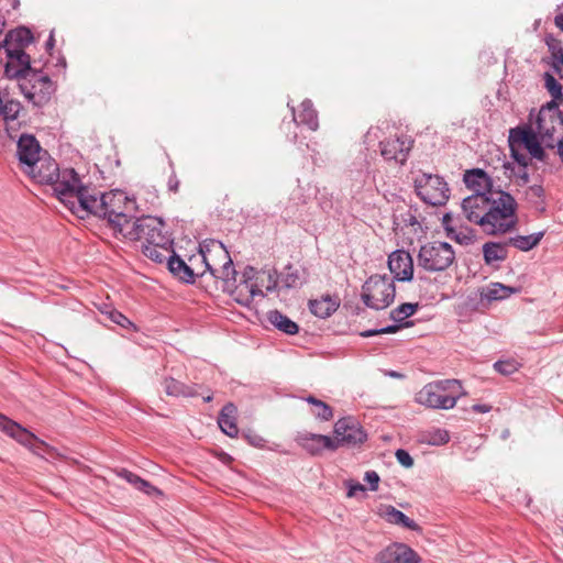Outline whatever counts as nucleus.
Returning <instances> with one entry per match:
<instances>
[{"label": "nucleus", "mask_w": 563, "mask_h": 563, "mask_svg": "<svg viewBox=\"0 0 563 563\" xmlns=\"http://www.w3.org/2000/svg\"><path fill=\"white\" fill-rule=\"evenodd\" d=\"M383 517L389 523L399 525L413 531L419 529V526L412 519L393 506H388L384 509Z\"/></svg>", "instance_id": "30"}, {"label": "nucleus", "mask_w": 563, "mask_h": 563, "mask_svg": "<svg viewBox=\"0 0 563 563\" xmlns=\"http://www.w3.org/2000/svg\"><path fill=\"white\" fill-rule=\"evenodd\" d=\"M388 268L398 282H410L413 276V261L411 255L404 251H394L388 256Z\"/></svg>", "instance_id": "18"}, {"label": "nucleus", "mask_w": 563, "mask_h": 563, "mask_svg": "<svg viewBox=\"0 0 563 563\" xmlns=\"http://www.w3.org/2000/svg\"><path fill=\"white\" fill-rule=\"evenodd\" d=\"M417 195L431 206H442L449 199V186L438 175L422 173L415 179Z\"/></svg>", "instance_id": "13"}, {"label": "nucleus", "mask_w": 563, "mask_h": 563, "mask_svg": "<svg viewBox=\"0 0 563 563\" xmlns=\"http://www.w3.org/2000/svg\"><path fill=\"white\" fill-rule=\"evenodd\" d=\"M395 455H396L397 461L402 466L411 467L413 465V459L410 456V454L407 451L399 449L396 451Z\"/></svg>", "instance_id": "48"}, {"label": "nucleus", "mask_w": 563, "mask_h": 563, "mask_svg": "<svg viewBox=\"0 0 563 563\" xmlns=\"http://www.w3.org/2000/svg\"><path fill=\"white\" fill-rule=\"evenodd\" d=\"M473 410L475 412H479V413H486L490 410V406L488 405H474L473 406Z\"/></svg>", "instance_id": "55"}, {"label": "nucleus", "mask_w": 563, "mask_h": 563, "mask_svg": "<svg viewBox=\"0 0 563 563\" xmlns=\"http://www.w3.org/2000/svg\"><path fill=\"white\" fill-rule=\"evenodd\" d=\"M453 221L454 219L450 213H446L443 217V224L445 225L448 235L460 244H470L473 241V235L471 231L466 229L463 230L462 228L457 230L456 225L453 224Z\"/></svg>", "instance_id": "29"}, {"label": "nucleus", "mask_w": 563, "mask_h": 563, "mask_svg": "<svg viewBox=\"0 0 563 563\" xmlns=\"http://www.w3.org/2000/svg\"><path fill=\"white\" fill-rule=\"evenodd\" d=\"M301 446L310 454H321L323 450L335 451L338 441L322 434L309 433L300 438Z\"/></svg>", "instance_id": "21"}, {"label": "nucleus", "mask_w": 563, "mask_h": 563, "mask_svg": "<svg viewBox=\"0 0 563 563\" xmlns=\"http://www.w3.org/2000/svg\"><path fill=\"white\" fill-rule=\"evenodd\" d=\"M555 25L563 31V14H558L554 19Z\"/></svg>", "instance_id": "56"}, {"label": "nucleus", "mask_w": 563, "mask_h": 563, "mask_svg": "<svg viewBox=\"0 0 563 563\" xmlns=\"http://www.w3.org/2000/svg\"><path fill=\"white\" fill-rule=\"evenodd\" d=\"M119 476L124 478L128 483L133 485L135 488L141 483L142 478L137 476L136 474H133L132 472L128 470H121L119 473Z\"/></svg>", "instance_id": "50"}, {"label": "nucleus", "mask_w": 563, "mask_h": 563, "mask_svg": "<svg viewBox=\"0 0 563 563\" xmlns=\"http://www.w3.org/2000/svg\"><path fill=\"white\" fill-rule=\"evenodd\" d=\"M22 106L19 101L9 100L7 102H1L0 106V117H2L5 121H13L18 119Z\"/></svg>", "instance_id": "41"}, {"label": "nucleus", "mask_w": 563, "mask_h": 563, "mask_svg": "<svg viewBox=\"0 0 563 563\" xmlns=\"http://www.w3.org/2000/svg\"><path fill=\"white\" fill-rule=\"evenodd\" d=\"M364 479L371 485L372 490H376L378 487L379 476L376 472L371 471L365 473Z\"/></svg>", "instance_id": "53"}, {"label": "nucleus", "mask_w": 563, "mask_h": 563, "mask_svg": "<svg viewBox=\"0 0 563 563\" xmlns=\"http://www.w3.org/2000/svg\"><path fill=\"white\" fill-rule=\"evenodd\" d=\"M287 274L285 275V284L287 287H294L299 280L297 271H292L291 266H287Z\"/></svg>", "instance_id": "51"}, {"label": "nucleus", "mask_w": 563, "mask_h": 563, "mask_svg": "<svg viewBox=\"0 0 563 563\" xmlns=\"http://www.w3.org/2000/svg\"><path fill=\"white\" fill-rule=\"evenodd\" d=\"M484 261L490 265L495 262H503L507 258V249L499 243L488 242L483 245Z\"/></svg>", "instance_id": "31"}, {"label": "nucleus", "mask_w": 563, "mask_h": 563, "mask_svg": "<svg viewBox=\"0 0 563 563\" xmlns=\"http://www.w3.org/2000/svg\"><path fill=\"white\" fill-rule=\"evenodd\" d=\"M25 172L38 183L54 184L59 177L56 162L46 155H42L36 162V165L25 169Z\"/></svg>", "instance_id": "20"}, {"label": "nucleus", "mask_w": 563, "mask_h": 563, "mask_svg": "<svg viewBox=\"0 0 563 563\" xmlns=\"http://www.w3.org/2000/svg\"><path fill=\"white\" fill-rule=\"evenodd\" d=\"M167 266L175 276L185 282H192L191 274L187 269L189 268V263L181 260L175 253L170 254Z\"/></svg>", "instance_id": "33"}, {"label": "nucleus", "mask_w": 563, "mask_h": 563, "mask_svg": "<svg viewBox=\"0 0 563 563\" xmlns=\"http://www.w3.org/2000/svg\"><path fill=\"white\" fill-rule=\"evenodd\" d=\"M340 306V299L336 296H321L320 299L309 301L310 311L319 318L330 317Z\"/></svg>", "instance_id": "24"}, {"label": "nucleus", "mask_w": 563, "mask_h": 563, "mask_svg": "<svg viewBox=\"0 0 563 563\" xmlns=\"http://www.w3.org/2000/svg\"><path fill=\"white\" fill-rule=\"evenodd\" d=\"M54 190L58 199L79 218H85L88 205L95 194L81 185L80 178L74 169H65L54 183Z\"/></svg>", "instance_id": "3"}, {"label": "nucleus", "mask_w": 563, "mask_h": 563, "mask_svg": "<svg viewBox=\"0 0 563 563\" xmlns=\"http://www.w3.org/2000/svg\"><path fill=\"white\" fill-rule=\"evenodd\" d=\"M450 440L449 432L443 429H432L420 435V441L430 445H443Z\"/></svg>", "instance_id": "38"}, {"label": "nucleus", "mask_w": 563, "mask_h": 563, "mask_svg": "<svg viewBox=\"0 0 563 563\" xmlns=\"http://www.w3.org/2000/svg\"><path fill=\"white\" fill-rule=\"evenodd\" d=\"M455 260L452 246L445 242H433L423 245L418 254L421 267L429 272H441L449 268Z\"/></svg>", "instance_id": "12"}, {"label": "nucleus", "mask_w": 563, "mask_h": 563, "mask_svg": "<svg viewBox=\"0 0 563 563\" xmlns=\"http://www.w3.org/2000/svg\"><path fill=\"white\" fill-rule=\"evenodd\" d=\"M0 429L16 441L25 442L27 438L30 439V435L26 434V429L2 415H0Z\"/></svg>", "instance_id": "34"}, {"label": "nucleus", "mask_w": 563, "mask_h": 563, "mask_svg": "<svg viewBox=\"0 0 563 563\" xmlns=\"http://www.w3.org/2000/svg\"><path fill=\"white\" fill-rule=\"evenodd\" d=\"M292 114L297 124L307 125L311 131L318 129V114L310 100L302 101L297 109H294Z\"/></svg>", "instance_id": "23"}, {"label": "nucleus", "mask_w": 563, "mask_h": 563, "mask_svg": "<svg viewBox=\"0 0 563 563\" xmlns=\"http://www.w3.org/2000/svg\"><path fill=\"white\" fill-rule=\"evenodd\" d=\"M334 441H338V449L340 446H356L367 440V434L353 418L339 419L334 424Z\"/></svg>", "instance_id": "14"}, {"label": "nucleus", "mask_w": 563, "mask_h": 563, "mask_svg": "<svg viewBox=\"0 0 563 563\" xmlns=\"http://www.w3.org/2000/svg\"><path fill=\"white\" fill-rule=\"evenodd\" d=\"M418 305L413 303H402L398 308L391 311V318L395 320H402L416 312Z\"/></svg>", "instance_id": "43"}, {"label": "nucleus", "mask_w": 563, "mask_h": 563, "mask_svg": "<svg viewBox=\"0 0 563 563\" xmlns=\"http://www.w3.org/2000/svg\"><path fill=\"white\" fill-rule=\"evenodd\" d=\"M553 63L552 66L556 73L563 67V47L560 44L550 45Z\"/></svg>", "instance_id": "46"}, {"label": "nucleus", "mask_w": 563, "mask_h": 563, "mask_svg": "<svg viewBox=\"0 0 563 563\" xmlns=\"http://www.w3.org/2000/svg\"><path fill=\"white\" fill-rule=\"evenodd\" d=\"M133 210L134 201L123 191L114 190L100 196L95 191L85 217L93 214L107 219L114 233L121 235L125 225L134 220L131 216Z\"/></svg>", "instance_id": "2"}, {"label": "nucleus", "mask_w": 563, "mask_h": 563, "mask_svg": "<svg viewBox=\"0 0 563 563\" xmlns=\"http://www.w3.org/2000/svg\"><path fill=\"white\" fill-rule=\"evenodd\" d=\"M207 269L216 279L228 280L229 276L235 275L231 256L224 245L214 240L202 243Z\"/></svg>", "instance_id": "11"}, {"label": "nucleus", "mask_w": 563, "mask_h": 563, "mask_svg": "<svg viewBox=\"0 0 563 563\" xmlns=\"http://www.w3.org/2000/svg\"><path fill=\"white\" fill-rule=\"evenodd\" d=\"M19 87L25 99L36 107L46 104L55 90L49 76L36 69L21 78Z\"/></svg>", "instance_id": "10"}, {"label": "nucleus", "mask_w": 563, "mask_h": 563, "mask_svg": "<svg viewBox=\"0 0 563 563\" xmlns=\"http://www.w3.org/2000/svg\"><path fill=\"white\" fill-rule=\"evenodd\" d=\"M464 183L474 191L473 195H487L495 192L490 177L482 169L468 170L464 175Z\"/></svg>", "instance_id": "22"}, {"label": "nucleus", "mask_w": 563, "mask_h": 563, "mask_svg": "<svg viewBox=\"0 0 563 563\" xmlns=\"http://www.w3.org/2000/svg\"><path fill=\"white\" fill-rule=\"evenodd\" d=\"M536 132L547 147H555V134L563 132V117L558 101L541 107L536 120Z\"/></svg>", "instance_id": "9"}, {"label": "nucleus", "mask_w": 563, "mask_h": 563, "mask_svg": "<svg viewBox=\"0 0 563 563\" xmlns=\"http://www.w3.org/2000/svg\"><path fill=\"white\" fill-rule=\"evenodd\" d=\"M542 236V232L530 235H518L509 239V244L520 251H529L539 244Z\"/></svg>", "instance_id": "36"}, {"label": "nucleus", "mask_w": 563, "mask_h": 563, "mask_svg": "<svg viewBox=\"0 0 563 563\" xmlns=\"http://www.w3.org/2000/svg\"><path fill=\"white\" fill-rule=\"evenodd\" d=\"M136 489L145 493L146 495H162V492L156 488L155 486H153L151 483H148L147 481L143 479L141 481V483L137 485Z\"/></svg>", "instance_id": "49"}, {"label": "nucleus", "mask_w": 563, "mask_h": 563, "mask_svg": "<svg viewBox=\"0 0 563 563\" xmlns=\"http://www.w3.org/2000/svg\"><path fill=\"white\" fill-rule=\"evenodd\" d=\"M268 320L273 325H275L278 330L287 333V334H296L298 333L299 327L292 320H290L287 316L280 313L279 311H271L268 313Z\"/></svg>", "instance_id": "32"}, {"label": "nucleus", "mask_w": 563, "mask_h": 563, "mask_svg": "<svg viewBox=\"0 0 563 563\" xmlns=\"http://www.w3.org/2000/svg\"><path fill=\"white\" fill-rule=\"evenodd\" d=\"M177 186H178V184H177V183H176V184H173V186L170 185V189H172V190H174V191H176V190H177Z\"/></svg>", "instance_id": "57"}, {"label": "nucleus", "mask_w": 563, "mask_h": 563, "mask_svg": "<svg viewBox=\"0 0 563 563\" xmlns=\"http://www.w3.org/2000/svg\"><path fill=\"white\" fill-rule=\"evenodd\" d=\"M419 554L404 543H393L380 551L375 563H420Z\"/></svg>", "instance_id": "17"}, {"label": "nucleus", "mask_w": 563, "mask_h": 563, "mask_svg": "<svg viewBox=\"0 0 563 563\" xmlns=\"http://www.w3.org/2000/svg\"><path fill=\"white\" fill-rule=\"evenodd\" d=\"M364 490H365V487L362 484L356 483V484L350 485L347 496L354 497L357 495L358 492H364Z\"/></svg>", "instance_id": "54"}, {"label": "nucleus", "mask_w": 563, "mask_h": 563, "mask_svg": "<svg viewBox=\"0 0 563 563\" xmlns=\"http://www.w3.org/2000/svg\"><path fill=\"white\" fill-rule=\"evenodd\" d=\"M26 434L30 435V439L27 438L26 441H18L22 445L29 448L33 453L37 455L42 454H48L53 455L54 449L51 448L48 444H46L44 441L40 440L37 437H35L32 432L26 430Z\"/></svg>", "instance_id": "37"}, {"label": "nucleus", "mask_w": 563, "mask_h": 563, "mask_svg": "<svg viewBox=\"0 0 563 563\" xmlns=\"http://www.w3.org/2000/svg\"><path fill=\"white\" fill-rule=\"evenodd\" d=\"M518 289L503 285L500 283H492L481 291L482 299L488 301L503 300L508 298L510 295L516 294Z\"/></svg>", "instance_id": "27"}, {"label": "nucleus", "mask_w": 563, "mask_h": 563, "mask_svg": "<svg viewBox=\"0 0 563 563\" xmlns=\"http://www.w3.org/2000/svg\"><path fill=\"white\" fill-rule=\"evenodd\" d=\"M396 287L388 275H372L362 286L361 298L372 309L380 310L389 307L395 299Z\"/></svg>", "instance_id": "6"}, {"label": "nucleus", "mask_w": 563, "mask_h": 563, "mask_svg": "<svg viewBox=\"0 0 563 563\" xmlns=\"http://www.w3.org/2000/svg\"><path fill=\"white\" fill-rule=\"evenodd\" d=\"M494 368L501 375H511L519 368V364L514 360L498 361L494 364Z\"/></svg>", "instance_id": "44"}, {"label": "nucleus", "mask_w": 563, "mask_h": 563, "mask_svg": "<svg viewBox=\"0 0 563 563\" xmlns=\"http://www.w3.org/2000/svg\"><path fill=\"white\" fill-rule=\"evenodd\" d=\"M236 407L233 404H227L218 418V424L223 433L230 438H235L239 433L236 426Z\"/></svg>", "instance_id": "25"}, {"label": "nucleus", "mask_w": 563, "mask_h": 563, "mask_svg": "<svg viewBox=\"0 0 563 563\" xmlns=\"http://www.w3.org/2000/svg\"><path fill=\"white\" fill-rule=\"evenodd\" d=\"M465 393L457 379L435 380L424 385L417 394L416 401L431 409L449 410L455 407Z\"/></svg>", "instance_id": "4"}, {"label": "nucleus", "mask_w": 563, "mask_h": 563, "mask_svg": "<svg viewBox=\"0 0 563 563\" xmlns=\"http://www.w3.org/2000/svg\"><path fill=\"white\" fill-rule=\"evenodd\" d=\"M33 42V35L31 31L26 27H18L15 30L10 31L3 41V47L7 48H16L23 49L27 47Z\"/></svg>", "instance_id": "26"}, {"label": "nucleus", "mask_w": 563, "mask_h": 563, "mask_svg": "<svg viewBox=\"0 0 563 563\" xmlns=\"http://www.w3.org/2000/svg\"><path fill=\"white\" fill-rule=\"evenodd\" d=\"M544 82H545V88L548 89L549 93L552 96L551 101H558L559 106H560L563 101L562 86L549 73L544 74Z\"/></svg>", "instance_id": "42"}, {"label": "nucleus", "mask_w": 563, "mask_h": 563, "mask_svg": "<svg viewBox=\"0 0 563 563\" xmlns=\"http://www.w3.org/2000/svg\"><path fill=\"white\" fill-rule=\"evenodd\" d=\"M543 197H544V189L540 185L530 186L526 190V198L531 203L539 205L540 202L543 201Z\"/></svg>", "instance_id": "45"}, {"label": "nucleus", "mask_w": 563, "mask_h": 563, "mask_svg": "<svg viewBox=\"0 0 563 563\" xmlns=\"http://www.w3.org/2000/svg\"><path fill=\"white\" fill-rule=\"evenodd\" d=\"M188 263H189V268H187V269L191 274L192 279L196 276H203L208 272L202 244L200 245L198 253L192 254L188 258Z\"/></svg>", "instance_id": "35"}, {"label": "nucleus", "mask_w": 563, "mask_h": 563, "mask_svg": "<svg viewBox=\"0 0 563 563\" xmlns=\"http://www.w3.org/2000/svg\"><path fill=\"white\" fill-rule=\"evenodd\" d=\"M539 135L530 128H515L509 132V146L512 157L522 166L529 164V157L520 153L521 148L528 151L532 158L543 162L545 153L542 148Z\"/></svg>", "instance_id": "8"}, {"label": "nucleus", "mask_w": 563, "mask_h": 563, "mask_svg": "<svg viewBox=\"0 0 563 563\" xmlns=\"http://www.w3.org/2000/svg\"><path fill=\"white\" fill-rule=\"evenodd\" d=\"M517 202L509 194L496 190L487 195H472L463 199L462 212L466 220L490 235L512 230L517 223Z\"/></svg>", "instance_id": "1"}, {"label": "nucleus", "mask_w": 563, "mask_h": 563, "mask_svg": "<svg viewBox=\"0 0 563 563\" xmlns=\"http://www.w3.org/2000/svg\"><path fill=\"white\" fill-rule=\"evenodd\" d=\"M142 252L146 257L156 263H163L164 261L168 262V258L173 253L170 250V243H159V245H156L155 243L142 244Z\"/></svg>", "instance_id": "28"}, {"label": "nucleus", "mask_w": 563, "mask_h": 563, "mask_svg": "<svg viewBox=\"0 0 563 563\" xmlns=\"http://www.w3.org/2000/svg\"><path fill=\"white\" fill-rule=\"evenodd\" d=\"M264 273L257 272L253 267H246L239 280L236 274L229 276L228 280H223L222 288L228 291L233 299L243 306H249L256 296H264L260 280Z\"/></svg>", "instance_id": "5"}, {"label": "nucleus", "mask_w": 563, "mask_h": 563, "mask_svg": "<svg viewBox=\"0 0 563 563\" xmlns=\"http://www.w3.org/2000/svg\"><path fill=\"white\" fill-rule=\"evenodd\" d=\"M42 155H46V152L42 150L37 140L30 134H23L18 141V156L25 166V169L34 167L36 162Z\"/></svg>", "instance_id": "19"}, {"label": "nucleus", "mask_w": 563, "mask_h": 563, "mask_svg": "<svg viewBox=\"0 0 563 563\" xmlns=\"http://www.w3.org/2000/svg\"><path fill=\"white\" fill-rule=\"evenodd\" d=\"M164 385L165 391L170 396L194 397L197 395L191 387H188L174 378L166 379Z\"/></svg>", "instance_id": "39"}, {"label": "nucleus", "mask_w": 563, "mask_h": 563, "mask_svg": "<svg viewBox=\"0 0 563 563\" xmlns=\"http://www.w3.org/2000/svg\"><path fill=\"white\" fill-rule=\"evenodd\" d=\"M123 239L130 241H141L142 244L170 243L169 235L164 232V223L155 217H142L134 219L130 224L125 225Z\"/></svg>", "instance_id": "7"}, {"label": "nucleus", "mask_w": 563, "mask_h": 563, "mask_svg": "<svg viewBox=\"0 0 563 563\" xmlns=\"http://www.w3.org/2000/svg\"><path fill=\"white\" fill-rule=\"evenodd\" d=\"M8 62L5 64L4 74L10 79H16L20 84V79L26 76L29 71L34 69L31 67L30 55L23 49L7 48L5 51Z\"/></svg>", "instance_id": "15"}, {"label": "nucleus", "mask_w": 563, "mask_h": 563, "mask_svg": "<svg viewBox=\"0 0 563 563\" xmlns=\"http://www.w3.org/2000/svg\"><path fill=\"white\" fill-rule=\"evenodd\" d=\"M379 146L380 154L386 161H395L396 163L404 164L412 147V140L405 135L389 137L382 141Z\"/></svg>", "instance_id": "16"}, {"label": "nucleus", "mask_w": 563, "mask_h": 563, "mask_svg": "<svg viewBox=\"0 0 563 563\" xmlns=\"http://www.w3.org/2000/svg\"><path fill=\"white\" fill-rule=\"evenodd\" d=\"M306 400L314 406L313 415L324 421H329L333 417V411L329 405L323 402L322 400L317 399L313 396H309L306 398Z\"/></svg>", "instance_id": "40"}, {"label": "nucleus", "mask_w": 563, "mask_h": 563, "mask_svg": "<svg viewBox=\"0 0 563 563\" xmlns=\"http://www.w3.org/2000/svg\"><path fill=\"white\" fill-rule=\"evenodd\" d=\"M106 314L112 322L121 325L122 328H129L133 325V323L120 311L109 310L106 312Z\"/></svg>", "instance_id": "47"}, {"label": "nucleus", "mask_w": 563, "mask_h": 563, "mask_svg": "<svg viewBox=\"0 0 563 563\" xmlns=\"http://www.w3.org/2000/svg\"><path fill=\"white\" fill-rule=\"evenodd\" d=\"M211 399H212V397L208 396V397L205 398V401H210Z\"/></svg>", "instance_id": "58"}, {"label": "nucleus", "mask_w": 563, "mask_h": 563, "mask_svg": "<svg viewBox=\"0 0 563 563\" xmlns=\"http://www.w3.org/2000/svg\"><path fill=\"white\" fill-rule=\"evenodd\" d=\"M398 329H399L398 325H389V327H386V328H383L379 330H371V331L363 332L362 335L371 336V335H376V334L395 333L398 331Z\"/></svg>", "instance_id": "52"}]
</instances>
